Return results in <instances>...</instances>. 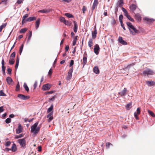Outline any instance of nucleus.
<instances>
[{
  "mask_svg": "<svg viewBox=\"0 0 155 155\" xmlns=\"http://www.w3.org/2000/svg\"><path fill=\"white\" fill-rule=\"evenodd\" d=\"M147 111L148 114L150 115L152 117H155V115L153 112L149 110H148Z\"/></svg>",
  "mask_w": 155,
  "mask_h": 155,
  "instance_id": "nucleus-32",
  "label": "nucleus"
},
{
  "mask_svg": "<svg viewBox=\"0 0 155 155\" xmlns=\"http://www.w3.org/2000/svg\"><path fill=\"white\" fill-rule=\"evenodd\" d=\"M20 90V85L19 83L18 82L16 85L15 90L16 91H18Z\"/></svg>",
  "mask_w": 155,
  "mask_h": 155,
  "instance_id": "nucleus-45",
  "label": "nucleus"
},
{
  "mask_svg": "<svg viewBox=\"0 0 155 155\" xmlns=\"http://www.w3.org/2000/svg\"><path fill=\"white\" fill-rule=\"evenodd\" d=\"M93 44V40L92 38H90L88 42V45L89 47L91 48Z\"/></svg>",
  "mask_w": 155,
  "mask_h": 155,
  "instance_id": "nucleus-30",
  "label": "nucleus"
},
{
  "mask_svg": "<svg viewBox=\"0 0 155 155\" xmlns=\"http://www.w3.org/2000/svg\"><path fill=\"white\" fill-rule=\"evenodd\" d=\"M53 106L51 105L50 107L48 109L47 112L48 113H50L48 114L47 116V117L48 118V122H50L53 119L54 117H53V112H51V111L53 109Z\"/></svg>",
  "mask_w": 155,
  "mask_h": 155,
  "instance_id": "nucleus-1",
  "label": "nucleus"
},
{
  "mask_svg": "<svg viewBox=\"0 0 155 155\" xmlns=\"http://www.w3.org/2000/svg\"><path fill=\"white\" fill-rule=\"evenodd\" d=\"M40 22V19L38 18L35 22V26L36 28L37 29L39 26Z\"/></svg>",
  "mask_w": 155,
  "mask_h": 155,
  "instance_id": "nucleus-24",
  "label": "nucleus"
},
{
  "mask_svg": "<svg viewBox=\"0 0 155 155\" xmlns=\"http://www.w3.org/2000/svg\"><path fill=\"white\" fill-rule=\"evenodd\" d=\"M50 12V10L48 9H43L39 10L38 11V12H41L43 13H49Z\"/></svg>",
  "mask_w": 155,
  "mask_h": 155,
  "instance_id": "nucleus-22",
  "label": "nucleus"
},
{
  "mask_svg": "<svg viewBox=\"0 0 155 155\" xmlns=\"http://www.w3.org/2000/svg\"><path fill=\"white\" fill-rule=\"evenodd\" d=\"M27 30V29L26 28H25L21 29L20 31L21 33H25Z\"/></svg>",
  "mask_w": 155,
  "mask_h": 155,
  "instance_id": "nucleus-40",
  "label": "nucleus"
},
{
  "mask_svg": "<svg viewBox=\"0 0 155 155\" xmlns=\"http://www.w3.org/2000/svg\"><path fill=\"white\" fill-rule=\"evenodd\" d=\"M29 36L28 38V41L30 40L32 36V31H29L28 33Z\"/></svg>",
  "mask_w": 155,
  "mask_h": 155,
  "instance_id": "nucleus-43",
  "label": "nucleus"
},
{
  "mask_svg": "<svg viewBox=\"0 0 155 155\" xmlns=\"http://www.w3.org/2000/svg\"><path fill=\"white\" fill-rule=\"evenodd\" d=\"M23 47H24V45L23 44H22L21 46H20V48L19 53H20V54H21V53L22 52V50H23Z\"/></svg>",
  "mask_w": 155,
  "mask_h": 155,
  "instance_id": "nucleus-44",
  "label": "nucleus"
},
{
  "mask_svg": "<svg viewBox=\"0 0 155 155\" xmlns=\"http://www.w3.org/2000/svg\"><path fill=\"white\" fill-rule=\"evenodd\" d=\"M83 67L86 64L87 62V57L84 56L83 57Z\"/></svg>",
  "mask_w": 155,
  "mask_h": 155,
  "instance_id": "nucleus-23",
  "label": "nucleus"
},
{
  "mask_svg": "<svg viewBox=\"0 0 155 155\" xmlns=\"http://www.w3.org/2000/svg\"><path fill=\"white\" fill-rule=\"evenodd\" d=\"M19 59L18 58V56L17 55V56L16 63L19 64Z\"/></svg>",
  "mask_w": 155,
  "mask_h": 155,
  "instance_id": "nucleus-64",
  "label": "nucleus"
},
{
  "mask_svg": "<svg viewBox=\"0 0 155 155\" xmlns=\"http://www.w3.org/2000/svg\"><path fill=\"white\" fill-rule=\"evenodd\" d=\"M73 22L74 24V29H73L74 31V32L76 33L77 32V29H78V25H77V22L75 21H73Z\"/></svg>",
  "mask_w": 155,
  "mask_h": 155,
  "instance_id": "nucleus-19",
  "label": "nucleus"
},
{
  "mask_svg": "<svg viewBox=\"0 0 155 155\" xmlns=\"http://www.w3.org/2000/svg\"><path fill=\"white\" fill-rule=\"evenodd\" d=\"M6 25V24L4 23L0 26V32L2 31L3 28L5 27Z\"/></svg>",
  "mask_w": 155,
  "mask_h": 155,
  "instance_id": "nucleus-39",
  "label": "nucleus"
},
{
  "mask_svg": "<svg viewBox=\"0 0 155 155\" xmlns=\"http://www.w3.org/2000/svg\"><path fill=\"white\" fill-rule=\"evenodd\" d=\"M38 124V122L35 123L31 127V131L35 134H37L39 131L40 127H37Z\"/></svg>",
  "mask_w": 155,
  "mask_h": 155,
  "instance_id": "nucleus-2",
  "label": "nucleus"
},
{
  "mask_svg": "<svg viewBox=\"0 0 155 155\" xmlns=\"http://www.w3.org/2000/svg\"><path fill=\"white\" fill-rule=\"evenodd\" d=\"M36 19V17H31L28 18L26 20V21H33L35 20Z\"/></svg>",
  "mask_w": 155,
  "mask_h": 155,
  "instance_id": "nucleus-16",
  "label": "nucleus"
},
{
  "mask_svg": "<svg viewBox=\"0 0 155 155\" xmlns=\"http://www.w3.org/2000/svg\"><path fill=\"white\" fill-rule=\"evenodd\" d=\"M146 83L148 85L153 86L155 84V83L152 81H148Z\"/></svg>",
  "mask_w": 155,
  "mask_h": 155,
  "instance_id": "nucleus-28",
  "label": "nucleus"
},
{
  "mask_svg": "<svg viewBox=\"0 0 155 155\" xmlns=\"http://www.w3.org/2000/svg\"><path fill=\"white\" fill-rule=\"evenodd\" d=\"M17 149L16 145L14 143L12 144V150L13 152H15Z\"/></svg>",
  "mask_w": 155,
  "mask_h": 155,
  "instance_id": "nucleus-26",
  "label": "nucleus"
},
{
  "mask_svg": "<svg viewBox=\"0 0 155 155\" xmlns=\"http://www.w3.org/2000/svg\"><path fill=\"white\" fill-rule=\"evenodd\" d=\"M60 20L61 22H63L64 23L65 21H66L65 18L64 17H60Z\"/></svg>",
  "mask_w": 155,
  "mask_h": 155,
  "instance_id": "nucleus-46",
  "label": "nucleus"
},
{
  "mask_svg": "<svg viewBox=\"0 0 155 155\" xmlns=\"http://www.w3.org/2000/svg\"><path fill=\"white\" fill-rule=\"evenodd\" d=\"M65 15L69 18H72L74 17L73 16L72 14L70 13H66L65 14Z\"/></svg>",
  "mask_w": 155,
  "mask_h": 155,
  "instance_id": "nucleus-38",
  "label": "nucleus"
},
{
  "mask_svg": "<svg viewBox=\"0 0 155 155\" xmlns=\"http://www.w3.org/2000/svg\"><path fill=\"white\" fill-rule=\"evenodd\" d=\"M15 56V52H13L11 55L10 58H14Z\"/></svg>",
  "mask_w": 155,
  "mask_h": 155,
  "instance_id": "nucleus-49",
  "label": "nucleus"
},
{
  "mask_svg": "<svg viewBox=\"0 0 155 155\" xmlns=\"http://www.w3.org/2000/svg\"><path fill=\"white\" fill-rule=\"evenodd\" d=\"M137 7L136 5L134 4H132L130 6V8L133 12H134V10L136 9Z\"/></svg>",
  "mask_w": 155,
  "mask_h": 155,
  "instance_id": "nucleus-14",
  "label": "nucleus"
},
{
  "mask_svg": "<svg viewBox=\"0 0 155 155\" xmlns=\"http://www.w3.org/2000/svg\"><path fill=\"white\" fill-rule=\"evenodd\" d=\"M98 0H94L93 4L92 5V10H94L96 7L97 6L98 4Z\"/></svg>",
  "mask_w": 155,
  "mask_h": 155,
  "instance_id": "nucleus-17",
  "label": "nucleus"
},
{
  "mask_svg": "<svg viewBox=\"0 0 155 155\" xmlns=\"http://www.w3.org/2000/svg\"><path fill=\"white\" fill-rule=\"evenodd\" d=\"M137 113L136 112H135L134 113V117L137 120H139V117L137 115Z\"/></svg>",
  "mask_w": 155,
  "mask_h": 155,
  "instance_id": "nucleus-57",
  "label": "nucleus"
},
{
  "mask_svg": "<svg viewBox=\"0 0 155 155\" xmlns=\"http://www.w3.org/2000/svg\"><path fill=\"white\" fill-rule=\"evenodd\" d=\"M137 114L139 115V114L140 113V107H138L137 108Z\"/></svg>",
  "mask_w": 155,
  "mask_h": 155,
  "instance_id": "nucleus-54",
  "label": "nucleus"
},
{
  "mask_svg": "<svg viewBox=\"0 0 155 155\" xmlns=\"http://www.w3.org/2000/svg\"><path fill=\"white\" fill-rule=\"evenodd\" d=\"M37 84H38L37 81H36L35 82L34 84V85H33V86L34 87V89H35L36 88V87H37Z\"/></svg>",
  "mask_w": 155,
  "mask_h": 155,
  "instance_id": "nucleus-59",
  "label": "nucleus"
},
{
  "mask_svg": "<svg viewBox=\"0 0 155 155\" xmlns=\"http://www.w3.org/2000/svg\"><path fill=\"white\" fill-rule=\"evenodd\" d=\"M143 20L145 21L147 24H150L153 23L154 20L152 18H149L147 17H145L143 18Z\"/></svg>",
  "mask_w": 155,
  "mask_h": 155,
  "instance_id": "nucleus-9",
  "label": "nucleus"
},
{
  "mask_svg": "<svg viewBox=\"0 0 155 155\" xmlns=\"http://www.w3.org/2000/svg\"><path fill=\"white\" fill-rule=\"evenodd\" d=\"M51 86L49 84H47L43 85L42 89L43 90L46 91L49 90L51 88Z\"/></svg>",
  "mask_w": 155,
  "mask_h": 155,
  "instance_id": "nucleus-10",
  "label": "nucleus"
},
{
  "mask_svg": "<svg viewBox=\"0 0 155 155\" xmlns=\"http://www.w3.org/2000/svg\"><path fill=\"white\" fill-rule=\"evenodd\" d=\"M136 19L139 21H140L141 20V18L140 14H135Z\"/></svg>",
  "mask_w": 155,
  "mask_h": 155,
  "instance_id": "nucleus-20",
  "label": "nucleus"
},
{
  "mask_svg": "<svg viewBox=\"0 0 155 155\" xmlns=\"http://www.w3.org/2000/svg\"><path fill=\"white\" fill-rule=\"evenodd\" d=\"M112 144L110 143H106V146L107 147V148H109L110 145H112Z\"/></svg>",
  "mask_w": 155,
  "mask_h": 155,
  "instance_id": "nucleus-60",
  "label": "nucleus"
},
{
  "mask_svg": "<svg viewBox=\"0 0 155 155\" xmlns=\"http://www.w3.org/2000/svg\"><path fill=\"white\" fill-rule=\"evenodd\" d=\"M127 17L131 21L134 22V19L132 18H131L130 15H128L127 16Z\"/></svg>",
  "mask_w": 155,
  "mask_h": 155,
  "instance_id": "nucleus-51",
  "label": "nucleus"
},
{
  "mask_svg": "<svg viewBox=\"0 0 155 155\" xmlns=\"http://www.w3.org/2000/svg\"><path fill=\"white\" fill-rule=\"evenodd\" d=\"M22 128L20 124L18 125V128L16 130V133L17 134H20L22 132Z\"/></svg>",
  "mask_w": 155,
  "mask_h": 155,
  "instance_id": "nucleus-12",
  "label": "nucleus"
},
{
  "mask_svg": "<svg viewBox=\"0 0 155 155\" xmlns=\"http://www.w3.org/2000/svg\"><path fill=\"white\" fill-rule=\"evenodd\" d=\"M131 105L132 104L131 103H129L126 106V109L127 110H130V108L131 107Z\"/></svg>",
  "mask_w": 155,
  "mask_h": 155,
  "instance_id": "nucleus-31",
  "label": "nucleus"
},
{
  "mask_svg": "<svg viewBox=\"0 0 155 155\" xmlns=\"http://www.w3.org/2000/svg\"><path fill=\"white\" fill-rule=\"evenodd\" d=\"M23 136V134H19L18 135H15V139H18L19 138L22 137Z\"/></svg>",
  "mask_w": 155,
  "mask_h": 155,
  "instance_id": "nucleus-41",
  "label": "nucleus"
},
{
  "mask_svg": "<svg viewBox=\"0 0 155 155\" xmlns=\"http://www.w3.org/2000/svg\"><path fill=\"white\" fill-rule=\"evenodd\" d=\"M123 18V15H120L119 17V20L120 23L123 22L122 20Z\"/></svg>",
  "mask_w": 155,
  "mask_h": 155,
  "instance_id": "nucleus-47",
  "label": "nucleus"
},
{
  "mask_svg": "<svg viewBox=\"0 0 155 155\" xmlns=\"http://www.w3.org/2000/svg\"><path fill=\"white\" fill-rule=\"evenodd\" d=\"M7 71L8 74H11L12 72V69L10 68H8L7 69Z\"/></svg>",
  "mask_w": 155,
  "mask_h": 155,
  "instance_id": "nucleus-63",
  "label": "nucleus"
},
{
  "mask_svg": "<svg viewBox=\"0 0 155 155\" xmlns=\"http://www.w3.org/2000/svg\"><path fill=\"white\" fill-rule=\"evenodd\" d=\"M93 71L96 74L99 73V71L98 67H94L93 68Z\"/></svg>",
  "mask_w": 155,
  "mask_h": 155,
  "instance_id": "nucleus-25",
  "label": "nucleus"
},
{
  "mask_svg": "<svg viewBox=\"0 0 155 155\" xmlns=\"http://www.w3.org/2000/svg\"><path fill=\"white\" fill-rule=\"evenodd\" d=\"M74 64V61L73 60H71V61L70 63L69 64V67H71Z\"/></svg>",
  "mask_w": 155,
  "mask_h": 155,
  "instance_id": "nucleus-52",
  "label": "nucleus"
},
{
  "mask_svg": "<svg viewBox=\"0 0 155 155\" xmlns=\"http://www.w3.org/2000/svg\"><path fill=\"white\" fill-rule=\"evenodd\" d=\"M64 24L66 25L70 26L71 25V22L68 21L66 20L64 23Z\"/></svg>",
  "mask_w": 155,
  "mask_h": 155,
  "instance_id": "nucleus-36",
  "label": "nucleus"
},
{
  "mask_svg": "<svg viewBox=\"0 0 155 155\" xmlns=\"http://www.w3.org/2000/svg\"><path fill=\"white\" fill-rule=\"evenodd\" d=\"M97 33V31L95 28L94 31H92V37L93 39H94L96 38Z\"/></svg>",
  "mask_w": 155,
  "mask_h": 155,
  "instance_id": "nucleus-15",
  "label": "nucleus"
},
{
  "mask_svg": "<svg viewBox=\"0 0 155 155\" xmlns=\"http://www.w3.org/2000/svg\"><path fill=\"white\" fill-rule=\"evenodd\" d=\"M6 95L4 93L3 90L0 91V96H5Z\"/></svg>",
  "mask_w": 155,
  "mask_h": 155,
  "instance_id": "nucleus-50",
  "label": "nucleus"
},
{
  "mask_svg": "<svg viewBox=\"0 0 155 155\" xmlns=\"http://www.w3.org/2000/svg\"><path fill=\"white\" fill-rule=\"evenodd\" d=\"M94 52L96 54H98L99 53L100 48L98 44H96L94 46Z\"/></svg>",
  "mask_w": 155,
  "mask_h": 155,
  "instance_id": "nucleus-8",
  "label": "nucleus"
},
{
  "mask_svg": "<svg viewBox=\"0 0 155 155\" xmlns=\"http://www.w3.org/2000/svg\"><path fill=\"white\" fill-rule=\"evenodd\" d=\"M122 10L123 11V12L124 13V15L127 17V16L128 15H128V12H127V10L125 9L123 7H122Z\"/></svg>",
  "mask_w": 155,
  "mask_h": 155,
  "instance_id": "nucleus-29",
  "label": "nucleus"
},
{
  "mask_svg": "<svg viewBox=\"0 0 155 155\" xmlns=\"http://www.w3.org/2000/svg\"><path fill=\"white\" fill-rule=\"evenodd\" d=\"M18 97L23 100H26L30 98L29 96H25L21 94H18Z\"/></svg>",
  "mask_w": 155,
  "mask_h": 155,
  "instance_id": "nucleus-7",
  "label": "nucleus"
},
{
  "mask_svg": "<svg viewBox=\"0 0 155 155\" xmlns=\"http://www.w3.org/2000/svg\"><path fill=\"white\" fill-rule=\"evenodd\" d=\"M11 143V142L10 141H8L6 142V143H5V145L6 147H8L10 145Z\"/></svg>",
  "mask_w": 155,
  "mask_h": 155,
  "instance_id": "nucleus-53",
  "label": "nucleus"
},
{
  "mask_svg": "<svg viewBox=\"0 0 155 155\" xmlns=\"http://www.w3.org/2000/svg\"><path fill=\"white\" fill-rule=\"evenodd\" d=\"M11 120L10 118H8L5 120V122L7 124H9L10 123Z\"/></svg>",
  "mask_w": 155,
  "mask_h": 155,
  "instance_id": "nucleus-48",
  "label": "nucleus"
},
{
  "mask_svg": "<svg viewBox=\"0 0 155 155\" xmlns=\"http://www.w3.org/2000/svg\"><path fill=\"white\" fill-rule=\"evenodd\" d=\"M6 81L8 84H10L12 81V79L10 77H8L7 78Z\"/></svg>",
  "mask_w": 155,
  "mask_h": 155,
  "instance_id": "nucleus-27",
  "label": "nucleus"
},
{
  "mask_svg": "<svg viewBox=\"0 0 155 155\" xmlns=\"http://www.w3.org/2000/svg\"><path fill=\"white\" fill-rule=\"evenodd\" d=\"M5 67L4 66H2V71L3 72H4V73H5Z\"/></svg>",
  "mask_w": 155,
  "mask_h": 155,
  "instance_id": "nucleus-61",
  "label": "nucleus"
},
{
  "mask_svg": "<svg viewBox=\"0 0 155 155\" xmlns=\"http://www.w3.org/2000/svg\"><path fill=\"white\" fill-rule=\"evenodd\" d=\"M123 0H119V1L118 2V5L120 7H121L122 6L123 4Z\"/></svg>",
  "mask_w": 155,
  "mask_h": 155,
  "instance_id": "nucleus-35",
  "label": "nucleus"
},
{
  "mask_svg": "<svg viewBox=\"0 0 155 155\" xmlns=\"http://www.w3.org/2000/svg\"><path fill=\"white\" fill-rule=\"evenodd\" d=\"M78 36H76L74 38V39L73 41V45L74 46L76 44L77 41L78 40Z\"/></svg>",
  "mask_w": 155,
  "mask_h": 155,
  "instance_id": "nucleus-33",
  "label": "nucleus"
},
{
  "mask_svg": "<svg viewBox=\"0 0 155 155\" xmlns=\"http://www.w3.org/2000/svg\"><path fill=\"white\" fill-rule=\"evenodd\" d=\"M126 91L127 89L124 88L121 92H119V94L122 97L124 96L126 94Z\"/></svg>",
  "mask_w": 155,
  "mask_h": 155,
  "instance_id": "nucleus-13",
  "label": "nucleus"
},
{
  "mask_svg": "<svg viewBox=\"0 0 155 155\" xmlns=\"http://www.w3.org/2000/svg\"><path fill=\"white\" fill-rule=\"evenodd\" d=\"M52 69L51 68L49 70L48 72V74L50 75H51L52 74Z\"/></svg>",
  "mask_w": 155,
  "mask_h": 155,
  "instance_id": "nucleus-62",
  "label": "nucleus"
},
{
  "mask_svg": "<svg viewBox=\"0 0 155 155\" xmlns=\"http://www.w3.org/2000/svg\"><path fill=\"white\" fill-rule=\"evenodd\" d=\"M154 73L153 71L150 69L148 68L147 70L143 71V74L146 76V75L148 76L149 75H153Z\"/></svg>",
  "mask_w": 155,
  "mask_h": 155,
  "instance_id": "nucleus-4",
  "label": "nucleus"
},
{
  "mask_svg": "<svg viewBox=\"0 0 155 155\" xmlns=\"http://www.w3.org/2000/svg\"><path fill=\"white\" fill-rule=\"evenodd\" d=\"M28 16V14H26L25 15H24L23 18L22 22V25H23L24 23L26 22V20L25 18H27Z\"/></svg>",
  "mask_w": 155,
  "mask_h": 155,
  "instance_id": "nucleus-18",
  "label": "nucleus"
},
{
  "mask_svg": "<svg viewBox=\"0 0 155 155\" xmlns=\"http://www.w3.org/2000/svg\"><path fill=\"white\" fill-rule=\"evenodd\" d=\"M15 61L14 58H10L9 60V63L11 64H13L14 63Z\"/></svg>",
  "mask_w": 155,
  "mask_h": 155,
  "instance_id": "nucleus-34",
  "label": "nucleus"
},
{
  "mask_svg": "<svg viewBox=\"0 0 155 155\" xmlns=\"http://www.w3.org/2000/svg\"><path fill=\"white\" fill-rule=\"evenodd\" d=\"M118 41L119 42L123 45H127V42L123 39L121 37H119L118 38Z\"/></svg>",
  "mask_w": 155,
  "mask_h": 155,
  "instance_id": "nucleus-11",
  "label": "nucleus"
},
{
  "mask_svg": "<svg viewBox=\"0 0 155 155\" xmlns=\"http://www.w3.org/2000/svg\"><path fill=\"white\" fill-rule=\"evenodd\" d=\"M17 142L20 144L21 147L25 148L26 146V140L25 138L20 139L17 140Z\"/></svg>",
  "mask_w": 155,
  "mask_h": 155,
  "instance_id": "nucleus-3",
  "label": "nucleus"
},
{
  "mask_svg": "<svg viewBox=\"0 0 155 155\" xmlns=\"http://www.w3.org/2000/svg\"><path fill=\"white\" fill-rule=\"evenodd\" d=\"M135 65V63H132L128 65L126 68V69H129L131 67H133Z\"/></svg>",
  "mask_w": 155,
  "mask_h": 155,
  "instance_id": "nucleus-37",
  "label": "nucleus"
},
{
  "mask_svg": "<svg viewBox=\"0 0 155 155\" xmlns=\"http://www.w3.org/2000/svg\"><path fill=\"white\" fill-rule=\"evenodd\" d=\"M87 8L85 6H84L83 7V8L82 9V10L83 11V13H84L87 10Z\"/></svg>",
  "mask_w": 155,
  "mask_h": 155,
  "instance_id": "nucleus-55",
  "label": "nucleus"
},
{
  "mask_svg": "<svg viewBox=\"0 0 155 155\" xmlns=\"http://www.w3.org/2000/svg\"><path fill=\"white\" fill-rule=\"evenodd\" d=\"M116 23V22L114 19V18H113L112 21H111V23L113 25H115Z\"/></svg>",
  "mask_w": 155,
  "mask_h": 155,
  "instance_id": "nucleus-58",
  "label": "nucleus"
},
{
  "mask_svg": "<svg viewBox=\"0 0 155 155\" xmlns=\"http://www.w3.org/2000/svg\"><path fill=\"white\" fill-rule=\"evenodd\" d=\"M126 24L127 25V26H128L129 28V31H130V34H132V35H135V34L134 33V32L133 31H132L131 29H130V28L132 27H133V25H132V24L129 22H126Z\"/></svg>",
  "mask_w": 155,
  "mask_h": 155,
  "instance_id": "nucleus-6",
  "label": "nucleus"
},
{
  "mask_svg": "<svg viewBox=\"0 0 155 155\" xmlns=\"http://www.w3.org/2000/svg\"><path fill=\"white\" fill-rule=\"evenodd\" d=\"M24 87L26 91L27 92H28L29 91V88L26 84H24Z\"/></svg>",
  "mask_w": 155,
  "mask_h": 155,
  "instance_id": "nucleus-42",
  "label": "nucleus"
},
{
  "mask_svg": "<svg viewBox=\"0 0 155 155\" xmlns=\"http://www.w3.org/2000/svg\"><path fill=\"white\" fill-rule=\"evenodd\" d=\"M53 93V91H46L45 93V94L47 95L48 94H52Z\"/></svg>",
  "mask_w": 155,
  "mask_h": 155,
  "instance_id": "nucleus-56",
  "label": "nucleus"
},
{
  "mask_svg": "<svg viewBox=\"0 0 155 155\" xmlns=\"http://www.w3.org/2000/svg\"><path fill=\"white\" fill-rule=\"evenodd\" d=\"M130 29H132L133 31H134V33H135V34L136 33L138 34L140 32L136 28H135L134 26H133V27H132L130 28Z\"/></svg>",
  "mask_w": 155,
  "mask_h": 155,
  "instance_id": "nucleus-21",
  "label": "nucleus"
},
{
  "mask_svg": "<svg viewBox=\"0 0 155 155\" xmlns=\"http://www.w3.org/2000/svg\"><path fill=\"white\" fill-rule=\"evenodd\" d=\"M73 71V67H71V69H69L68 72V74L66 78L67 80L69 81L71 79Z\"/></svg>",
  "mask_w": 155,
  "mask_h": 155,
  "instance_id": "nucleus-5",
  "label": "nucleus"
}]
</instances>
